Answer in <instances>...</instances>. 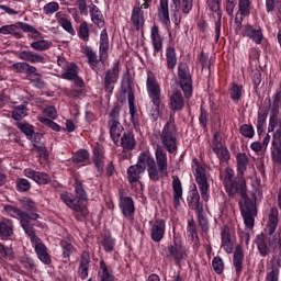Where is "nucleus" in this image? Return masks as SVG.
<instances>
[{"mask_svg": "<svg viewBox=\"0 0 281 281\" xmlns=\"http://www.w3.org/2000/svg\"><path fill=\"white\" fill-rule=\"evenodd\" d=\"M32 85L36 87V89H45V81L43 80V75L38 74V69L34 67L33 72H30L26 77Z\"/></svg>", "mask_w": 281, "mask_h": 281, "instance_id": "obj_41", "label": "nucleus"}, {"mask_svg": "<svg viewBox=\"0 0 281 281\" xmlns=\"http://www.w3.org/2000/svg\"><path fill=\"white\" fill-rule=\"evenodd\" d=\"M24 177H27V179H32L33 181H35V183H40L42 186H47V183L52 182V178L49 177V175L41 171H35L33 169H25Z\"/></svg>", "mask_w": 281, "mask_h": 281, "instance_id": "obj_23", "label": "nucleus"}, {"mask_svg": "<svg viewBox=\"0 0 281 281\" xmlns=\"http://www.w3.org/2000/svg\"><path fill=\"white\" fill-rule=\"evenodd\" d=\"M128 108H130V115H131L132 124H134L135 128H138L142 114L138 113L137 108H135V94H130Z\"/></svg>", "mask_w": 281, "mask_h": 281, "instance_id": "obj_34", "label": "nucleus"}, {"mask_svg": "<svg viewBox=\"0 0 281 281\" xmlns=\"http://www.w3.org/2000/svg\"><path fill=\"white\" fill-rule=\"evenodd\" d=\"M269 142H271V136L269 134H266L262 143L260 142H254L250 145L251 150L254 153H262V150H267V147L269 146Z\"/></svg>", "mask_w": 281, "mask_h": 281, "instance_id": "obj_46", "label": "nucleus"}, {"mask_svg": "<svg viewBox=\"0 0 281 281\" xmlns=\"http://www.w3.org/2000/svg\"><path fill=\"white\" fill-rule=\"evenodd\" d=\"M146 168L150 181L155 183L161 177H168V154L161 145L156 146L155 158L146 153H142L138 156L137 164L127 169V180L131 183H137Z\"/></svg>", "mask_w": 281, "mask_h": 281, "instance_id": "obj_1", "label": "nucleus"}, {"mask_svg": "<svg viewBox=\"0 0 281 281\" xmlns=\"http://www.w3.org/2000/svg\"><path fill=\"white\" fill-rule=\"evenodd\" d=\"M150 3H153V0H143L133 8L132 23L136 27V30H139V27H144V10H148V8H150Z\"/></svg>", "mask_w": 281, "mask_h": 281, "instance_id": "obj_14", "label": "nucleus"}, {"mask_svg": "<svg viewBox=\"0 0 281 281\" xmlns=\"http://www.w3.org/2000/svg\"><path fill=\"white\" fill-rule=\"evenodd\" d=\"M166 63L169 71H172L177 67V52L172 46L166 48Z\"/></svg>", "mask_w": 281, "mask_h": 281, "instance_id": "obj_42", "label": "nucleus"}, {"mask_svg": "<svg viewBox=\"0 0 281 281\" xmlns=\"http://www.w3.org/2000/svg\"><path fill=\"white\" fill-rule=\"evenodd\" d=\"M211 149L213 150V153H215V155H217L221 164L229 161V150L227 149V147L223 146V143L221 142V134L218 132L214 133L213 135V143L211 145Z\"/></svg>", "mask_w": 281, "mask_h": 281, "instance_id": "obj_17", "label": "nucleus"}, {"mask_svg": "<svg viewBox=\"0 0 281 281\" xmlns=\"http://www.w3.org/2000/svg\"><path fill=\"white\" fill-rule=\"evenodd\" d=\"M75 193L64 192L60 194V199L67 207L75 212L77 221H85L89 214V209H87V191H85V184L78 178L75 179L74 183Z\"/></svg>", "mask_w": 281, "mask_h": 281, "instance_id": "obj_4", "label": "nucleus"}, {"mask_svg": "<svg viewBox=\"0 0 281 281\" xmlns=\"http://www.w3.org/2000/svg\"><path fill=\"white\" fill-rule=\"evenodd\" d=\"M212 267L215 273L221 276L223 273V270L225 269V265L223 263V259L221 257H214L212 261Z\"/></svg>", "mask_w": 281, "mask_h": 281, "instance_id": "obj_62", "label": "nucleus"}, {"mask_svg": "<svg viewBox=\"0 0 281 281\" xmlns=\"http://www.w3.org/2000/svg\"><path fill=\"white\" fill-rule=\"evenodd\" d=\"M229 95L234 102H238L240 98H243V86H238L237 83H233L228 90Z\"/></svg>", "mask_w": 281, "mask_h": 281, "instance_id": "obj_53", "label": "nucleus"}, {"mask_svg": "<svg viewBox=\"0 0 281 281\" xmlns=\"http://www.w3.org/2000/svg\"><path fill=\"white\" fill-rule=\"evenodd\" d=\"M250 9H251V1L238 0V14L240 16H249Z\"/></svg>", "mask_w": 281, "mask_h": 281, "instance_id": "obj_52", "label": "nucleus"}, {"mask_svg": "<svg viewBox=\"0 0 281 281\" xmlns=\"http://www.w3.org/2000/svg\"><path fill=\"white\" fill-rule=\"evenodd\" d=\"M120 79V63L113 64V67L105 71L103 78V87L108 93H113V89L117 80Z\"/></svg>", "mask_w": 281, "mask_h": 281, "instance_id": "obj_15", "label": "nucleus"}, {"mask_svg": "<svg viewBox=\"0 0 281 281\" xmlns=\"http://www.w3.org/2000/svg\"><path fill=\"white\" fill-rule=\"evenodd\" d=\"M158 18L164 25H170V13L168 12V0H160Z\"/></svg>", "mask_w": 281, "mask_h": 281, "instance_id": "obj_36", "label": "nucleus"}, {"mask_svg": "<svg viewBox=\"0 0 281 281\" xmlns=\"http://www.w3.org/2000/svg\"><path fill=\"white\" fill-rule=\"evenodd\" d=\"M281 92L273 94V103L269 119L268 133L272 135L271 158L274 164L281 165Z\"/></svg>", "mask_w": 281, "mask_h": 281, "instance_id": "obj_2", "label": "nucleus"}, {"mask_svg": "<svg viewBox=\"0 0 281 281\" xmlns=\"http://www.w3.org/2000/svg\"><path fill=\"white\" fill-rule=\"evenodd\" d=\"M34 67L25 61L22 63H14L11 66V69L13 71H15V74H26V77L29 76V74H34Z\"/></svg>", "mask_w": 281, "mask_h": 281, "instance_id": "obj_43", "label": "nucleus"}, {"mask_svg": "<svg viewBox=\"0 0 281 281\" xmlns=\"http://www.w3.org/2000/svg\"><path fill=\"white\" fill-rule=\"evenodd\" d=\"M44 14H54L60 10V4L58 2H48L43 8Z\"/></svg>", "mask_w": 281, "mask_h": 281, "instance_id": "obj_63", "label": "nucleus"}, {"mask_svg": "<svg viewBox=\"0 0 281 281\" xmlns=\"http://www.w3.org/2000/svg\"><path fill=\"white\" fill-rule=\"evenodd\" d=\"M271 104L260 106L257 115V133L262 135L265 133V124H267V117L269 116V109Z\"/></svg>", "mask_w": 281, "mask_h": 281, "instance_id": "obj_29", "label": "nucleus"}, {"mask_svg": "<svg viewBox=\"0 0 281 281\" xmlns=\"http://www.w3.org/2000/svg\"><path fill=\"white\" fill-rule=\"evenodd\" d=\"M194 175L202 199L203 201H207V199H210V183H207V172L205 171V168L198 166Z\"/></svg>", "mask_w": 281, "mask_h": 281, "instance_id": "obj_16", "label": "nucleus"}, {"mask_svg": "<svg viewBox=\"0 0 281 281\" xmlns=\"http://www.w3.org/2000/svg\"><path fill=\"white\" fill-rule=\"evenodd\" d=\"M55 19H57V23L65 30V32H68V34H71V36H76V30H74V25L71 24V21L67 19V15L63 12H57L55 14Z\"/></svg>", "mask_w": 281, "mask_h": 281, "instance_id": "obj_32", "label": "nucleus"}, {"mask_svg": "<svg viewBox=\"0 0 281 281\" xmlns=\"http://www.w3.org/2000/svg\"><path fill=\"white\" fill-rule=\"evenodd\" d=\"M244 36L250 38L256 45H260L265 35H262V29L260 26L246 25L244 30Z\"/></svg>", "mask_w": 281, "mask_h": 281, "instance_id": "obj_24", "label": "nucleus"}, {"mask_svg": "<svg viewBox=\"0 0 281 281\" xmlns=\"http://www.w3.org/2000/svg\"><path fill=\"white\" fill-rule=\"evenodd\" d=\"M239 201V207L244 223L248 229H254L256 223V216H258V209L256 207V202L247 196L241 198Z\"/></svg>", "mask_w": 281, "mask_h": 281, "instance_id": "obj_8", "label": "nucleus"}, {"mask_svg": "<svg viewBox=\"0 0 281 281\" xmlns=\"http://www.w3.org/2000/svg\"><path fill=\"white\" fill-rule=\"evenodd\" d=\"M31 150H34L35 153H37L40 157H43V159H47V157H49V155L47 154V148L43 143L33 144V147Z\"/></svg>", "mask_w": 281, "mask_h": 281, "instance_id": "obj_61", "label": "nucleus"}, {"mask_svg": "<svg viewBox=\"0 0 281 281\" xmlns=\"http://www.w3.org/2000/svg\"><path fill=\"white\" fill-rule=\"evenodd\" d=\"M77 76H78V66L76 64H69L66 67V71L61 75V78H64V80H75Z\"/></svg>", "mask_w": 281, "mask_h": 281, "instance_id": "obj_50", "label": "nucleus"}, {"mask_svg": "<svg viewBox=\"0 0 281 281\" xmlns=\"http://www.w3.org/2000/svg\"><path fill=\"white\" fill-rule=\"evenodd\" d=\"M239 133L247 137L248 139H254V135H256V131L254 130V125L244 124L239 127Z\"/></svg>", "mask_w": 281, "mask_h": 281, "instance_id": "obj_57", "label": "nucleus"}, {"mask_svg": "<svg viewBox=\"0 0 281 281\" xmlns=\"http://www.w3.org/2000/svg\"><path fill=\"white\" fill-rule=\"evenodd\" d=\"M131 87H133V78L130 74H125L122 79L121 88L123 93H127V100H131V95H134Z\"/></svg>", "mask_w": 281, "mask_h": 281, "instance_id": "obj_45", "label": "nucleus"}, {"mask_svg": "<svg viewBox=\"0 0 281 281\" xmlns=\"http://www.w3.org/2000/svg\"><path fill=\"white\" fill-rule=\"evenodd\" d=\"M24 32H29V36H31V38H34L35 41H38V38L42 37L41 32H38V30H36V27L24 23Z\"/></svg>", "mask_w": 281, "mask_h": 281, "instance_id": "obj_64", "label": "nucleus"}, {"mask_svg": "<svg viewBox=\"0 0 281 281\" xmlns=\"http://www.w3.org/2000/svg\"><path fill=\"white\" fill-rule=\"evenodd\" d=\"M78 36L79 38H81V41H89V24L87 23V21H83L80 23L79 29H78Z\"/></svg>", "mask_w": 281, "mask_h": 281, "instance_id": "obj_55", "label": "nucleus"}, {"mask_svg": "<svg viewBox=\"0 0 281 281\" xmlns=\"http://www.w3.org/2000/svg\"><path fill=\"white\" fill-rule=\"evenodd\" d=\"M74 164H87L89 161V151L87 149H79L72 156Z\"/></svg>", "mask_w": 281, "mask_h": 281, "instance_id": "obj_51", "label": "nucleus"}, {"mask_svg": "<svg viewBox=\"0 0 281 281\" xmlns=\"http://www.w3.org/2000/svg\"><path fill=\"white\" fill-rule=\"evenodd\" d=\"M147 91L153 104L161 102V87L157 82V77L151 71L147 72Z\"/></svg>", "mask_w": 281, "mask_h": 281, "instance_id": "obj_13", "label": "nucleus"}, {"mask_svg": "<svg viewBox=\"0 0 281 281\" xmlns=\"http://www.w3.org/2000/svg\"><path fill=\"white\" fill-rule=\"evenodd\" d=\"M166 234V222L158 220L151 225L150 236L154 243H161Z\"/></svg>", "mask_w": 281, "mask_h": 281, "instance_id": "obj_22", "label": "nucleus"}, {"mask_svg": "<svg viewBox=\"0 0 281 281\" xmlns=\"http://www.w3.org/2000/svg\"><path fill=\"white\" fill-rule=\"evenodd\" d=\"M82 54L88 58V65H90L91 69H93V71H98V64L104 63V60L109 58V34L106 33V29H103L100 34L99 59L98 54L93 52L92 47L85 46Z\"/></svg>", "mask_w": 281, "mask_h": 281, "instance_id": "obj_5", "label": "nucleus"}, {"mask_svg": "<svg viewBox=\"0 0 281 281\" xmlns=\"http://www.w3.org/2000/svg\"><path fill=\"white\" fill-rule=\"evenodd\" d=\"M18 128L24 133L27 137H32L34 135V126L26 122H19L16 123Z\"/></svg>", "mask_w": 281, "mask_h": 281, "instance_id": "obj_58", "label": "nucleus"}, {"mask_svg": "<svg viewBox=\"0 0 281 281\" xmlns=\"http://www.w3.org/2000/svg\"><path fill=\"white\" fill-rule=\"evenodd\" d=\"M183 106H186V99H183L181 90H175L171 95H169V109L177 112L182 111Z\"/></svg>", "mask_w": 281, "mask_h": 281, "instance_id": "obj_27", "label": "nucleus"}, {"mask_svg": "<svg viewBox=\"0 0 281 281\" xmlns=\"http://www.w3.org/2000/svg\"><path fill=\"white\" fill-rule=\"evenodd\" d=\"M187 234L193 240V243H199V233H196V224H194V220L188 221Z\"/></svg>", "mask_w": 281, "mask_h": 281, "instance_id": "obj_54", "label": "nucleus"}, {"mask_svg": "<svg viewBox=\"0 0 281 281\" xmlns=\"http://www.w3.org/2000/svg\"><path fill=\"white\" fill-rule=\"evenodd\" d=\"M30 47L33 48L35 52H47L49 47H52V42L47 40H37L30 44Z\"/></svg>", "mask_w": 281, "mask_h": 281, "instance_id": "obj_48", "label": "nucleus"}, {"mask_svg": "<svg viewBox=\"0 0 281 281\" xmlns=\"http://www.w3.org/2000/svg\"><path fill=\"white\" fill-rule=\"evenodd\" d=\"M160 142L171 155L177 150V127L175 126V117L170 116L160 133Z\"/></svg>", "mask_w": 281, "mask_h": 281, "instance_id": "obj_6", "label": "nucleus"}, {"mask_svg": "<svg viewBox=\"0 0 281 281\" xmlns=\"http://www.w3.org/2000/svg\"><path fill=\"white\" fill-rule=\"evenodd\" d=\"M236 159L238 172L245 175V170H247V166H249V157H247V154H238Z\"/></svg>", "mask_w": 281, "mask_h": 281, "instance_id": "obj_49", "label": "nucleus"}, {"mask_svg": "<svg viewBox=\"0 0 281 281\" xmlns=\"http://www.w3.org/2000/svg\"><path fill=\"white\" fill-rule=\"evenodd\" d=\"M32 188V183L27 181L25 178H20L16 180V190L18 192H29Z\"/></svg>", "mask_w": 281, "mask_h": 281, "instance_id": "obj_60", "label": "nucleus"}, {"mask_svg": "<svg viewBox=\"0 0 281 281\" xmlns=\"http://www.w3.org/2000/svg\"><path fill=\"white\" fill-rule=\"evenodd\" d=\"M31 233H25L30 238L31 243L35 249V252L37 255V258L41 260V262H44V265H49L52 262V258H49V254L47 252V247L45 244H43V240L36 236V233L34 231V227L30 229Z\"/></svg>", "mask_w": 281, "mask_h": 281, "instance_id": "obj_12", "label": "nucleus"}, {"mask_svg": "<svg viewBox=\"0 0 281 281\" xmlns=\"http://www.w3.org/2000/svg\"><path fill=\"white\" fill-rule=\"evenodd\" d=\"M12 236H14V222H12V220L2 218L0 221L1 240H10Z\"/></svg>", "mask_w": 281, "mask_h": 281, "instance_id": "obj_26", "label": "nucleus"}, {"mask_svg": "<svg viewBox=\"0 0 281 281\" xmlns=\"http://www.w3.org/2000/svg\"><path fill=\"white\" fill-rule=\"evenodd\" d=\"M272 270L267 274L266 281H278L280 276V257L274 256L271 260Z\"/></svg>", "mask_w": 281, "mask_h": 281, "instance_id": "obj_38", "label": "nucleus"}, {"mask_svg": "<svg viewBox=\"0 0 281 281\" xmlns=\"http://www.w3.org/2000/svg\"><path fill=\"white\" fill-rule=\"evenodd\" d=\"M211 12H216L218 21L215 23V38H221V0H207L206 1Z\"/></svg>", "mask_w": 281, "mask_h": 281, "instance_id": "obj_28", "label": "nucleus"}, {"mask_svg": "<svg viewBox=\"0 0 281 281\" xmlns=\"http://www.w3.org/2000/svg\"><path fill=\"white\" fill-rule=\"evenodd\" d=\"M179 86L184 93V98L190 100L192 98V76L190 75V68L188 64L181 63L178 67Z\"/></svg>", "mask_w": 281, "mask_h": 281, "instance_id": "obj_10", "label": "nucleus"}, {"mask_svg": "<svg viewBox=\"0 0 281 281\" xmlns=\"http://www.w3.org/2000/svg\"><path fill=\"white\" fill-rule=\"evenodd\" d=\"M278 228V207H272L269 214V220L266 226V234H259L256 236L255 244L257 246V249L263 258H267L269 254H271L270 247H280L281 246V239L279 235L276 234V229ZM269 241V243H268Z\"/></svg>", "mask_w": 281, "mask_h": 281, "instance_id": "obj_3", "label": "nucleus"}, {"mask_svg": "<svg viewBox=\"0 0 281 281\" xmlns=\"http://www.w3.org/2000/svg\"><path fill=\"white\" fill-rule=\"evenodd\" d=\"M172 190H173V205L179 207L181 205V199H183V187L181 180L178 177H175L172 180Z\"/></svg>", "mask_w": 281, "mask_h": 281, "instance_id": "obj_31", "label": "nucleus"}, {"mask_svg": "<svg viewBox=\"0 0 281 281\" xmlns=\"http://www.w3.org/2000/svg\"><path fill=\"white\" fill-rule=\"evenodd\" d=\"M135 135L132 132L124 133L121 138V146L124 150H133L135 148Z\"/></svg>", "mask_w": 281, "mask_h": 281, "instance_id": "obj_44", "label": "nucleus"}, {"mask_svg": "<svg viewBox=\"0 0 281 281\" xmlns=\"http://www.w3.org/2000/svg\"><path fill=\"white\" fill-rule=\"evenodd\" d=\"M18 58L24 60V63H31L32 65L41 64L45 65V56L34 53L32 50H21L18 53Z\"/></svg>", "mask_w": 281, "mask_h": 281, "instance_id": "obj_20", "label": "nucleus"}, {"mask_svg": "<svg viewBox=\"0 0 281 281\" xmlns=\"http://www.w3.org/2000/svg\"><path fill=\"white\" fill-rule=\"evenodd\" d=\"M167 258H171L176 265H181L188 258V250L178 237H173V243L167 247Z\"/></svg>", "mask_w": 281, "mask_h": 281, "instance_id": "obj_11", "label": "nucleus"}, {"mask_svg": "<svg viewBox=\"0 0 281 281\" xmlns=\"http://www.w3.org/2000/svg\"><path fill=\"white\" fill-rule=\"evenodd\" d=\"M224 186L228 196H236V194H240L241 198H245L247 194V184L243 179L226 182Z\"/></svg>", "mask_w": 281, "mask_h": 281, "instance_id": "obj_18", "label": "nucleus"}, {"mask_svg": "<svg viewBox=\"0 0 281 281\" xmlns=\"http://www.w3.org/2000/svg\"><path fill=\"white\" fill-rule=\"evenodd\" d=\"M27 115V108L25 105H18L16 108H14V110L12 111V117L13 120H23V117H25Z\"/></svg>", "mask_w": 281, "mask_h": 281, "instance_id": "obj_56", "label": "nucleus"}, {"mask_svg": "<svg viewBox=\"0 0 281 281\" xmlns=\"http://www.w3.org/2000/svg\"><path fill=\"white\" fill-rule=\"evenodd\" d=\"M188 203H189V207H191V210H195V212H203V206H201V195H199V191L193 190L190 195L187 199Z\"/></svg>", "mask_w": 281, "mask_h": 281, "instance_id": "obj_39", "label": "nucleus"}, {"mask_svg": "<svg viewBox=\"0 0 281 281\" xmlns=\"http://www.w3.org/2000/svg\"><path fill=\"white\" fill-rule=\"evenodd\" d=\"M22 207L23 210H26V212H30L31 214H36V203L32 201L30 198H24L22 200Z\"/></svg>", "mask_w": 281, "mask_h": 281, "instance_id": "obj_59", "label": "nucleus"}, {"mask_svg": "<svg viewBox=\"0 0 281 281\" xmlns=\"http://www.w3.org/2000/svg\"><path fill=\"white\" fill-rule=\"evenodd\" d=\"M4 211L7 212V214H9V216H12V218H18L20 221V225L24 229L25 234L32 233V231L30 229L34 228V226L30 224V222L37 221L38 213H31L30 215L27 214V212H23L12 205H5Z\"/></svg>", "mask_w": 281, "mask_h": 281, "instance_id": "obj_7", "label": "nucleus"}, {"mask_svg": "<svg viewBox=\"0 0 281 281\" xmlns=\"http://www.w3.org/2000/svg\"><path fill=\"white\" fill-rule=\"evenodd\" d=\"M120 209L125 218H128V221H133V216L135 214V204L133 203V198L121 195Z\"/></svg>", "mask_w": 281, "mask_h": 281, "instance_id": "obj_21", "label": "nucleus"}, {"mask_svg": "<svg viewBox=\"0 0 281 281\" xmlns=\"http://www.w3.org/2000/svg\"><path fill=\"white\" fill-rule=\"evenodd\" d=\"M104 150L100 147L93 148L92 161L98 170V172H104Z\"/></svg>", "mask_w": 281, "mask_h": 281, "instance_id": "obj_33", "label": "nucleus"}, {"mask_svg": "<svg viewBox=\"0 0 281 281\" xmlns=\"http://www.w3.org/2000/svg\"><path fill=\"white\" fill-rule=\"evenodd\" d=\"M108 126L110 131L111 138L113 142H117L124 133V126L120 123V105L114 106L109 114Z\"/></svg>", "mask_w": 281, "mask_h": 281, "instance_id": "obj_9", "label": "nucleus"}, {"mask_svg": "<svg viewBox=\"0 0 281 281\" xmlns=\"http://www.w3.org/2000/svg\"><path fill=\"white\" fill-rule=\"evenodd\" d=\"M25 23L18 22L15 24L3 25L0 27V34L13 36V38H23Z\"/></svg>", "mask_w": 281, "mask_h": 281, "instance_id": "obj_19", "label": "nucleus"}, {"mask_svg": "<svg viewBox=\"0 0 281 281\" xmlns=\"http://www.w3.org/2000/svg\"><path fill=\"white\" fill-rule=\"evenodd\" d=\"M222 236V247L226 250L227 254H232L234 249V243H232V234L229 228H224L221 233Z\"/></svg>", "mask_w": 281, "mask_h": 281, "instance_id": "obj_40", "label": "nucleus"}, {"mask_svg": "<svg viewBox=\"0 0 281 281\" xmlns=\"http://www.w3.org/2000/svg\"><path fill=\"white\" fill-rule=\"evenodd\" d=\"M243 260H245V254L243 252V247L237 246L233 256V265L237 276L243 273Z\"/></svg>", "mask_w": 281, "mask_h": 281, "instance_id": "obj_35", "label": "nucleus"}, {"mask_svg": "<svg viewBox=\"0 0 281 281\" xmlns=\"http://www.w3.org/2000/svg\"><path fill=\"white\" fill-rule=\"evenodd\" d=\"M90 16L94 25H98L99 27H104V15L95 4L90 5Z\"/></svg>", "mask_w": 281, "mask_h": 281, "instance_id": "obj_37", "label": "nucleus"}, {"mask_svg": "<svg viewBox=\"0 0 281 281\" xmlns=\"http://www.w3.org/2000/svg\"><path fill=\"white\" fill-rule=\"evenodd\" d=\"M91 262V256L89 252L83 251L80 257L79 262V269H78V276L81 278V280H87V277L89 276V265Z\"/></svg>", "mask_w": 281, "mask_h": 281, "instance_id": "obj_30", "label": "nucleus"}, {"mask_svg": "<svg viewBox=\"0 0 281 281\" xmlns=\"http://www.w3.org/2000/svg\"><path fill=\"white\" fill-rule=\"evenodd\" d=\"M99 278L100 281H115V277L109 271L104 261H100Z\"/></svg>", "mask_w": 281, "mask_h": 281, "instance_id": "obj_47", "label": "nucleus"}, {"mask_svg": "<svg viewBox=\"0 0 281 281\" xmlns=\"http://www.w3.org/2000/svg\"><path fill=\"white\" fill-rule=\"evenodd\" d=\"M150 38L154 47V55L157 56L164 49V37L159 33V26L153 25L150 29Z\"/></svg>", "mask_w": 281, "mask_h": 281, "instance_id": "obj_25", "label": "nucleus"}]
</instances>
